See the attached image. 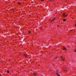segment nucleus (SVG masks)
<instances>
[{
	"mask_svg": "<svg viewBox=\"0 0 76 76\" xmlns=\"http://www.w3.org/2000/svg\"><path fill=\"white\" fill-rule=\"evenodd\" d=\"M44 1V0H41V1Z\"/></svg>",
	"mask_w": 76,
	"mask_h": 76,
	"instance_id": "nucleus-14",
	"label": "nucleus"
},
{
	"mask_svg": "<svg viewBox=\"0 0 76 76\" xmlns=\"http://www.w3.org/2000/svg\"><path fill=\"white\" fill-rule=\"evenodd\" d=\"M18 5H20V3H19L18 2Z\"/></svg>",
	"mask_w": 76,
	"mask_h": 76,
	"instance_id": "nucleus-9",
	"label": "nucleus"
},
{
	"mask_svg": "<svg viewBox=\"0 0 76 76\" xmlns=\"http://www.w3.org/2000/svg\"><path fill=\"white\" fill-rule=\"evenodd\" d=\"M55 58H57V57H55Z\"/></svg>",
	"mask_w": 76,
	"mask_h": 76,
	"instance_id": "nucleus-18",
	"label": "nucleus"
},
{
	"mask_svg": "<svg viewBox=\"0 0 76 76\" xmlns=\"http://www.w3.org/2000/svg\"><path fill=\"white\" fill-rule=\"evenodd\" d=\"M63 16L64 17H66V16H67V15H65V14H63Z\"/></svg>",
	"mask_w": 76,
	"mask_h": 76,
	"instance_id": "nucleus-3",
	"label": "nucleus"
},
{
	"mask_svg": "<svg viewBox=\"0 0 76 76\" xmlns=\"http://www.w3.org/2000/svg\"><path fill=\"white\" fill-rule=\"evenodd\" d=\"M31 31H28V34H31Z\"/></svg>",
	"mask_w": 76,
	"mask_h": 76,
	"instance_id": "nucleus-10",
	"label": "nucleus"
},
{
	"mask_svg": "<svg viewBox=\"0 0 76 76\" xmlns=\"http://www.w3.org/2000/svg\"><path fill=\"white\" fill-rule=\"evenodd\" d=\"M7 73H9V71H7Z\"/></svg>",
	"mask_w": 76,
	"mask_h": 76,
	"instance_id": "nucleus-11",
	"label": "nucleus"
},
{
	"mask_svg": "<svg viewBox=\"0 0 76 76\" xmlns=\"http://www.w3.org/2000/svg\"><path fill=\"white\" fill-rule=\"evenodd\" d=\"M71 31H72V30H71Z\"/></svg>",
	"mask_w": 76,
	"mask_h": 76,
	"instance_id": "nucleus-19",
	"label": "nucleus"
},
{
	"mask_svg": "<svg viewBox=\"0 0 76 76\" xmlns=\"http://www.w3.org/2000/svg\"><path fill=\"white\" fill-rule=\"evenodd\" d=\"M74 51H75V53H76V49H75V50H74Z\"/></svg>",
	"mask_w": 76,
	"mask_h": 76,
	"instance_id": "nucleus-12",
	"label": "nucleus"
},
{
	"mask_svg": "<svg viewBox=\"0 0 76 76\" xmlns=\"http://www.w3.org/2000/svg\"><path fill=\"white\" fill-rule=\"evenodd\" d=\"M56 74L58 76H60V75H59V72L58 70H57L56 72Z\"/></svg>",
	"mask_w": 76,
	"mask_h": 76,
	"instance_id": "nucleus-1",
	"label": "nucleus"
},
{
	"mask_svg": "<svg viewBox=\"0 0 76 76\" xmlns=\"http://www.w3.org/2000/svg\"><path fill=\"white\" fill-rule=\"evenodd\" d=\"M26 54H27L26 53L24 55V56L26 57Z\"/></svg>",
	"mask_w": 76,
	"mask_h": 76,
	"instance_id": "nucleus-7",
	"label": "nucleus"
},
{
	"mask_svg": "<svg viewBox=\"0 0 76 76\" xmlns=\"http://www.w3.org/2000/svg\"><path fill=\"white\" fill-rule=\"evenodd\" d=\"M54 20H55V18H54L52 20H51V22H54Z\"/></svg>",
	"mask_w": 76,
	"mask_h": 76,
	"instance_id": "nucleus-4",
	"label": "nucleus"
},
{
	"mask_svg": "<svg viewBox=\"0 0 76 76\" xmlns=\"http://www.w3.org/2000/svg\"><path fill=\"white\" fill-rule=\"evenodd\" d=\"M63 20L64 21H65L66 20V19H63Z\"/></svg>",
	"mask_w": 76,
	"mask_h": 76,
	"instance_id": "nucleus-13",
	"label": "nucleus"
},
{
	"mask_svg": "<svg viewBox=\"0 0 76 76\" xmlns=\"http://www.w3.org/2000/svg\"><path fill=\"white\" fill-rule=\"evenodd\" d=\"M75 26H76V23H75Z\"/></svg>",
	"mask_w": 76,
	"mask_h": 76,
	"instance_id": "nucleus-16",
	"label": "nucleus"
},
{
	"mask_svg": "<svg viewBox=\"0 0 76 76\" xmlns=\"http://www.w3.org/2000/svg\"><path fill=\"white\" fill-rule=\"evenodd\" d=\"M41 28H42V27H41L40 28V29H41Z\"/></svg>",
	"mask_w": 76,
	"mask_h": 76,
	"instance_id": "nucleus-15",
	"label": "nucleus"
},
{
	"mask_svg": "<svg viewBox=\"0 0 76 76\" xmlns=\"http://www.w3.org/2000/svg\"><path fill=\"white\" fill-rule=\"evenodd\" d=\"M61 58L62 60V61H64V60H65V58H64V57H63L62 56L61 57Z\"/></svg>",
	"mask_w": 76,
	"mask_h": 76,
	"instance_id": "nucleus-2",
	"label": "nucleus"
},
{
	"mask_svg": "<svg viewBox=\"0 0 76 76\" xmlns=\"http://www.w3.org/2000/svg\"><path fill=\"white\" fill-rule=\"evenodd\" d=\"M33 76H37V74L35 73H34L33 74Z\"/></svg>",
	"mask_w": 76,
	"mask_h": 76,
	"instance_id": "nucleus-6",
	"label": "nucleus"
},
{
	"mask_svg": "<svg viewBox=\"0 0 76 76\" xmlns=\"http://www.w3.org/2000/svg\"><path fill=\"white\" fill-rule=\"evenodd\" d=\"M0 76H2V75H0Z\"/></svg>",
	"mask_w": 76,
	"mask_h": 76,
	"instance_id": "nucleus-17",
	"label": "nucleus"
},
{
	"mask_svg": "<svg viewBox=\"0 0 76 76\" xmlns=\"http://www.w3.org/2000/svg\"><path fill=\"white\" fill-rule=\"evenodd\" d=\"M66 49H67L66 48H63V50H66Z\"/></svg>",
	"mask_w": 76,
	"mask_h": 76,
	"instance_id": "nucleus-5",
	"label": "nucleus"
},
{
	"mask_svg": "<svg viewBox=\"0 0 76 76\" xmlns=\"http://www.w3.org/2000/svg\"><path fill=\"white\" fill-rule=\"evenodd\" d=\"M11 10H12V11H14L15 10L13 9H10Z\"/></svg>",
	"mask_w": 76,
	"mask_h": 76,
	"instance_id": "nucleus-8",
	"label": "nucleus"
}]
</instances>
